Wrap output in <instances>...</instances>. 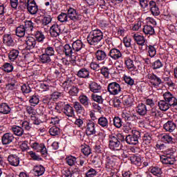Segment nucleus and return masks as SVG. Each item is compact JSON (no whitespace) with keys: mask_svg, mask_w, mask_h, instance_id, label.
Here are the masks:
<instances>
[{"mask_svg":"<svg viewBox=\"0 0 177 177\" xmlns=\"http://www.w3.org/2000/svg\"><path fill=\"white\" fill-rule=\"evenodd\" d=\"M86 39L88 44L96 46L103 39V32L99 29L91 30Z\"/></svg>","mask_w":177,"mask_h":177,"instance_id":"obj_1","label":"nucleus"},{"mask_svg":"<svg viewBox=\"0 0 177 177\" xmlns=\"http://www.w3.org/2000/svg\"><path fill=\"white\" fill-rule=\"evenodd\" d=\"M124 140L125 138L121 133L110 136L109 149H111V150H120L121 142H124Z\"/></svg>","mask_w":177,"mask_h":177,"instance_id":"obj_2","label":"nucleus"},{"mask_svg":"<svg viewBox=\"0 0 177 177\" xmlns=\"http://www.w3.org/2000/svg\"><path fill=\"white\" fill-rule=\"evenodd\" d=\"M133 135H128L125 138V140L128 145H132L135 146L139 143V139H140V133L139 131H132Z\"/></svg>","mask_w":177,"mask_h":177,"instance_id":"obj_3","label":"nucleus"},{"mask_svg":"<svg viewBox=\"0 0 177 177\" xmlns=\"http://www.w3.org/2000/svg\"><path fill=\"white\" fill-rule=\"evenodd\" d=\"M163 98L170 107H177V98L171 92L167 91L163 93Z\"/></svg>","mask_w":177,"mask_h":177,"instance_id":"obj_4","label":"nucleus"},{"mask_svg":"<svg viewBox=\"0 0 177 177\" xmlns=\"http://www.w3.org/2000/svg\"><path fill=\"white\" fill-rule=\"evenodd\" d=\"M67 16L71 19V20H73V21H80L82 19H84V17L82 15L77 12V10L73 8H70L68 10Z\"/></svg>","mask_w":177,"mask_h":177,"instance_id":"obj_5","label":"nucleus"},{"mask_svg":"<svg viewBox=\"0 0 177 177\" xmlns=\"http://www.w3.org/2000/svg\"><path fill=\"white\" fill-rule=\"evenodd\" d=\"M147 78L149 80V82L155 88H158L160 85H161L162 81L161 80V78L160 77L157 76L154 73H149L147 75Z\"/></svg>","mask_w":177,"mask_h":177,"instance_id":"obj_6","label":"nucleus"},{"mask_svg":"<svg viewBox=\"0 0 177 177\" xmlns=\"http://www.w3.org/2000/svg\"><path fill=\"white\" fill-rule=\"evenodd\" d=\"M26 8L30 15L38 13V6L35 3V0H28Z\"/></svg>","mask_w":177,"mask_h":177,"instance_id":"obj_7","label":"nucleus"},{"mask_svg":"<svg viewBox=\"0 0 177 177\" xmlns=\"http://www.w3.org/2000/svg\"><path fill=\"white\" fill-rule=\"evenodd\" d=\"M133 37L138 45H140L141 47V49L142 50H145V49H147V44H146V39H145V37L136 33L133 35Z\"/></svg>","mask_w":177,"mask_h":177,"instance_id":"obj_8","label":"nucleus"},{"mask_svg":"<svg viewBox=\"0 0 177 177\" xmlns=\"http://www.w3.org/2000/svg\"><path fill=\"white\" fill-rule=\"evenodd\" d=\"M160 161L165 165H174L176 159L174 155H162L160 156Z\"/></svg>","mask_w":177,"mask_h":177,"instance_id":"obj_9","label":"nucleus"},{"mask_svg":"<svg viewBox=\"0 0 177 177\" xmlns=\"http://www.w3.org/2000/svg\"><path fill=\"white\" fill-rule=\"evenodd\" d=\"M108 91L111 95H118L121 92V86L117 82H112L108 85Z\"/></svg>","mask_w":177,"mask_h":177,"instance_id":"obj_10","label":"nucleus"},{"mask_svg":"<svg viewBox=\"0 0 177 177\" xmlns=\"http://www.w3.org/2000/svg\"><path fill=\"white\" fill-rule=\"evenodd\" d=\"M50 34L51 37H59L60 34H63V30H62V26L57 24H53L50 28Z\"/></svg>","mask_w":177,"mask_h":177,"instance_id":"obj_11","label":"nucleus"},{"mask_svg":"<svg viewBox=\"0 0 177 177\" xmlns=\"http://www.w3.org/2000/svg\"><path fill=\"white\" fill-rule=\"evenodd\" d=\"M15 140V136L11 133H6L1 137V143L3 146L10 145Z\"/></svg>","mask_w":177,"mask_h":177,"instance_id":"obj_12","label":"nucleus"},{"mask_svg":"<svg viewBox=\"0 0 177 177\" xmlns=\"http://www.w3.org/2000/svg\"><path fill=\"white\" fill-rule=\"evenodd\" d=\"M26 50H31L32 49H35V48H38L37 46V40L34 39L32 37H29L27 38L26 41Z\"/></svg>","mask_w":177,"mask_h":177,"instance_id":"obj_13","label":"nucleus"},{"mask_svg":"<svg viewBox=\"0 0 177 177\" xmlns=\"http://www.w3.org/2000/svg\"><path fill=\"white\" fill-rule=\"evenodd\" d=\"M86 133L88 136H91V135H95L96 133L95 122H93V121L88 120L87 122Z\"/></svg>","mask_w":177,"mask_h":177,"instance_id":"obj_14","label":"nucleus"},{"mask_svg":"<svg viewBox=\"0 0 177 177\" xmlns=\"http://www.w3.org/2000/svg\"><path fill=\"white\" fill-rule=\"evenodd\" d=\"M108 56H110L113 60H118V59L122 57V53L117 48H112L108 53Z\"/></svg>","mask_w":177,"mask_h":177,"instance_id":"obj_15","label":"nucleus"},{"mask_svg":"<svg viewBox=\"0 0 177 177\" xmlns=\"http://www.w3.org/2000/svg\"><path fill=\"white\" fill-rule=\"evenodd\" d=\"M8 161L10 165H12V167H19V164H20V158L17 155L12 154L8 156Z\"/></svg>","mask_w":177,"mask_h":177,"instance_id":"obj_16","label":"nucleus"},{"mask_svg":"<svg viewBox=\"0 0 177 177\" xmlns=\"http://www.w3.org/2000/svg\"><path fill=\"white\" fill-rule=\"evenodd\" d=\"M72 48L74 52H81L83 48H85V44L82 43V41L77 39L72 44Z\"/></svg>","mask_w":177,"mask_h":177,"instance_id":"obj_17","label":"nucleus"},{"mask_svg":"<svg viewBox=\"0 0 177 177\" xmlns=\"http://www.w3.org/2000/svg\"><path fill=\"white\" fill-rule=\"evenodd\" d=\"M163 128L166 132L171 133L176 129V124L171 120H169L163 125Z\"/></svg>","mask_w":177,"mask_h":177,"instance_id":"obj_18","label":"nucleus"},{"mask_svg":"<svg viewBox=\"0 0 177 177\" xmlns=\"http://www.w3.org/2000/svg\"><path fill=\"white\" fill-rule=\"evenodd\" d=\"M95 57L98 62H103L107 59V52L104 50H97L95 53Z\"/></svg>","mask_w":177,"mask_h":177,"instance_id":"obj_19","label":"nucleus"},{"mask_svg":"<svg viewBox=\"0 0 177 177\" xmlns=\"http://www.w3.org/2000/svg\"><path fill=\"white\" fill-rule=\"evenodd\" d=\"M63 113L67 117H74V108H73L70 104H66L64 106Z\"/></svg>","mask_w":177,"mask_h":177,"instance_id":"obj_20","label":"nucleus"},{"mask_svg":"<svg viewBox=\"0 0 177 177\" xmlns=\"http://www.w3.org/2000/svg\"><path fill=\"white\" fill-rule=\"evenodd\" d=\"M77 75L79 78H84V79L89 78L90 77L89 70H88L86 68H82L77 71Z\"/></svg>","mask_w":177,"mask_h":177,"instance_id":"obj_21","label":"nucleus"},{"mask_svg":"<svg viewBox=\"0 0 177 177\" xmlns=\"http://www.w3.org/2000/svg\"><path fill=\"white\" fill-rule=\"evenodd\" d=\"M42 102L44 104L48 105V109H53V106H55V102H53V100H52V97L50 95L44 96Z\"/></svg>","mask_w":177,"mask_h":177,"instance_id":"obj_22","label":"nucleus"},{"mask_svg":"<svg viewBox=\"0 0 177 177\" xmlns=\"http://www.w3.org/2000/svg\"><path fill=\"white\" fill-rule=\"evenodd\" d=\"M79 101L85 109H88V107H91V104L89 102V98H88L86 95H80Z\"/></svg>","mask_w":177,"mask_h":177,"instance_id":"obj_23","label":"nucleus"},{"mask_svg":"<svg viewBox=\"0 0 177 177\" xmlns=\"http://www.w3.org/2000/svg\"><path fill=\"white\" fill-rule=\"evenodd\" d=\"M63 52L65 53V55L70 57L73 56V53H75L74 48L73 46H70V44H65L63 47Z\"/></svg>","mask_w":177,"mask_h":177,"instance_id":"obj_24","label":"nucleus"},{"mask_svg":"<svg viewBox=\"0 0 177 177\" xmlns=\"http://www.w3.org/2000/svg\"><path fill=\"white\" fill-rule=\"evenodd\" d=\"M89 88L91 92H93V93H99L102 89V86H100V84H97L96 82H91L89 84Z\"/></svg>","mask_w":177,"mask_h":177,"instance_id":"obj_25","label":"nucleus"},{"mask_svg":"<svg viewBox=\"0 0 177 177\" xmlns=\"http://www.w3.org/2000/svg\"><path fill=\"white\" fill-rule=\"evenodd\" d=\"M33 172L35 176H41L45 174V167L42 165H36L34 167Z\"/></svg>","mask_w":177,"mask_h":177,"instance_id":"obj_26","label":"nucleus"},{"mask_svg":"<svg viewBox=\"0 0 177 177\" xmlns=\"http://www.w3.org/2000/svg\"><path fill=\"white\" fill-rule=\"evenodd\" d=\"M136 111L139 115H146L147 114V108L146 107V104L143 103H140L137 106Z\"/></svg>","mask_w":177,"mask_h":177,"instance_id":"obj_27","label":"nucleus"},{"mask_svg":"<svg viewBox=\"0 0 177 177\" xmlns=\"http://www.w3.org/2000/svg\"><path fill=\"white\" fill-rule=\"evenodd\" d=\"M115 166L114 159L111 156H106L105 167L107 169H113Z\"/></svg>","mask_w":177,"mask_h":177,"instance_id":"obj_28","label":"nucleus"},{"mask_svg":"<svg viewBox=\"0 0 177 177\" xmlns=\"http://www.w3.org/2000/svg\"><path fill=\"white\" fill-rule=\"evenodd\" d=\"M97 124L102 128H104V129H106V128H109V120H107V118L104 116L100 117L98 119Z\"/></svg>","mask_w":177,"mask_h":177,"instance_id":"obj_29","label":"nucleus"},{"mask_svg":"<svg viewBox=\"0 0 177 177\" xmlns=\"http://www.w3.org/2000/svg\"><path fill=\"white\" fill-rule=\"evenodd\" d=\"M129 159L130 160L131 164H134V165H140V164H142V158L140 156L131 155L129 156Z\"/></svg>","mask_w":177,"mask_h":177,"instance_id":"obj_30","label":"nucleus"},{"mask_svg":"<svg viewBox=\"0 0 177 177\" xmlns=\"http://www.w3.org/2000/svg\"><path fill=\"white\" fill-rule=\"evenodd\" d=\"M142 31L145 35H154L156 31L154 30V28L149 25L144 26Z\"/></svg>","mask_w":177,"mask_h":177,"instance_id":"obj_31","label":"nucleus"},{"mask_svg":"<svg viewBox=\"0 0 177 177\" xmlns=\"http://www.w3.org/2000/svg\"><path fill=\"white\" fill-rule=\"evenodd\" d=\"M3 41V44L7 45V46H13L15 45V41L10 35H5Z\"/></svg>","mask_w":177,"mask_h":177,"instance_id":"obj_32","label":"nucleus"},{"mask_svg":"<svg viewBox=\"0 0 177 177\" xmlns=\"http://www.w3.org/2000/svg\"><path fill=\"white\" fill-rule=\"evenodd\" d=\"M12 131L16 136H23L24 135V129L19 126H13Z\"/></svg>","mask_w":177,"mask_h":177,"instance_id":"obj_33","label":"nucleus"},{"mask_svg":"<svg viewBox=\"0 0 177 177\" xmlns=\"http://www.w3.org/2000/svg\"><path fill=\"white\" fill-rule=\"evenodd\" d=\"M73 107L76 113H77L78 114H82V113L85 112V109L84 108L82 104H81V103H80L79 102H74Z\"/></svg>","mask_w":177,"mask_h":177,"instance_id":"obj_34","label":"nucleus"},{"mask_svg":"<svg viewBox=\"0 0 177 177\" xmlns=\"http://www.w3.org/2000/svg\"><path fill=\"white\" fill-rule=\"evenodd\" d=\"M0 113L1 114H9L10 113V106L6 103L0 104Z\"/></svg>","mask_w":177,"mask_h":177,"instance_id":"obj_35","label":"nucleus"},{"mask_svg":"<svg viewBox=\"0 0 177 177\" xmlns=\"http://www.w3.org/2000/svg\"><path fill=\"white\" fill-rule=\"evenodd\" d=\"M26 31L27 30L24 28V25H21L18 26L16 29V35L17 37H19V38H21L26 35Z\"/></svg>","mask_w":177,"mask_h":177,"instance_id":"obj_36","label":"nucleus"},{"mask_svg":"<svg viewBox=\"0 0 177 177\" xmlns=\"http://www.w3.org/2000/svg\"><path fill=\"white\" fill-rule=\"evenodd\" d=\"M158 106L162 111H167L171 107L167 100H160L158 102Z\"/></svg>","mask_w":177,"mask_h":177,"instance_id":"obj_37","label":"nucleus"},{"mask_svg":"<svg viewBox=\"0 0 177 177\" xmlns=\"http://www.w3.org/2000/svg\"><path fill=\"white\" fill-rule=\"evenodd\" d=\"M39 62L43 64L50 63L52 62V59H50V56L48 55L46 53H43L39 56Z\"/></svg>","mask_w":177,"mask_h":177,"instance_id":"obj_38","label":"nucleus"},{"mask_svg":"<svg viewBox=\"0 0 177 177\" xmlns=\"http://www.w3.org/2000/svg\"><path fill=\"white\" fill-rule=\"evenodd\" d=\"M125 64L128 70H129L130 71H135V70H136V66H135V64H133V61L132 59H127L125 61Z\"/></svg>","mask_w":177,"mask_h":177,"instance_id":"obj_39","label":"nucleus"},{"mask_svg":"<svg viewBox=\"0 0 177 177\" xmlns=\"http://www.w3.org/2000/svg\"><path fill=\"white\" fill-rule=\"evenodd\" d=\"M19 50H12L8 55L10 60H11V62H15V60L19 57Z\"/></svg>","mask_w":177,"mask_h":177,"instance_id":"obj_40","label":"nucleus"},{"mask_svg":"<svg viewBox=\"0 0 177 177\" xmlns=\"http://www.w3.org/2000/svg\"><path fill=\"white\" fill-rule=\"evenodd\" d=\"M122 100L124 106H132V96L124 95Z\"/></svg>","mask_w":177,"mask_h":177,"instance_id":"obj_41","label":"nucleus"},{"mask_svg":"<svg viewBox=\"0 0 177 177\" xmlns=\"http://www.w3.org/2000/svg\"><path fill=\"white\" fill-rule=\"evenodd\" d=\"M162 139L164 142H167V143L170 145H174L176 142L175 138H172L169 134H165L162 136Z\"/></svg>","mask_w":177,"mask_h":177,"instance_id":"obj_42","label":"nucleus"},{"mask_svg":"<svg viewBox=\"0 0 177 177\" xmlns=\"http://www.w3.org/2000/svg\"><path fill=\"white\" fill-rule=\"evenodd\" d=\"M35 37L38 42H43L45 39V35L41 30H37L35 32Z\"/></svg>","mask_w":177,"mask_h":177,"instance_id":"obj_43","label":"nucleus"},{"mask_svg":"<svg viewBox=\"0 0 177 177\" xmlns=\"http://www.w3.org/2000/svg\"><path fill=\"white\" fill-rule=\"evenodd\" d=\"M22 26H24L26 31H32V29L34 28V23H32L31 21H24Z\"/></svg>","mask_w":177,"mask_h":177,"instance_id":"obj_44","label":"nucleus"},{"mask_svg":"<svg viewBox=\"0 0 177 177\" xmlns=\"http://www.w3.org/2000/svg\"><path fill=\"white\" fill-rule=\"evenodd\" d=\"M151 172L153 174V175H154V176L157 177H161L162 175V170L161 168L157 167H153L151 169Z\"/></svg>","mask_w":177,"mask_h":177,"instance_id":"obj_45","label":"nucleus"},{"mask_svg":"<svg viewBox=\"0 0 177 177\" xmlns=\"http://www.w3.org/2000/svg\"><path fill=\"white\" fill-rule=\"evenodd\" d=\"M162 66H164V64H162L161 60L157 59L151 64V67L153 70H158V68H161Z\"/></svg>","mask_w":177,"mask_h":177,"instance_id":"obj_46","label":"nucleus"},{"mask_svg":"<svg viewBox=\"0 0 177 177\" xmlns=\"http://www.w3.org/2000/svg\"><path fill=\"white\" fill-rule=\"evenodd\" d=\"M142 140H143V143H145V145H150V143H151V134L149 133H146L144 136L142 137Z\"/></svg>","mask_w":177,"mask_h":177,"instance_id":"obj_47","label":"nucleus"},{"mask_svg":"<svg viewBox=\"0 0 177 177\" xmlns=\"http://www.w3.org/2000/svg\"><path fill=\"white\" fill-rule=\"evenodd\" d=\"M49 133L51 136H56L60 133V129L56 126H53L50 129Z\"/></svg>","mask_w":177,"mask_h":177,"instance_id":"obj_48","label":"nucleus"},{"mask_svg":"<svg viewBox=\"0 0 177 177\" xmlns=\"http://www.w3.org/2000/svg\"><path fill=\"white\" fill-rule=\"evenodd\" d=\"M31 106H37L39 103V97L38 95H32L29 100Z\"/></svg>","mask_w":177,"mask_h":177,"instance_id":"obj_49","label":"nucleus"},{"mask_svg":"<svg viewBox=\"0 0 177 177\" xmlns=\"http://www.w3.org/2000/svg\"><path fill=\"white\" fill-rule=\"evenodd\" d=\"M81 151L85 157H88V156L92 153V149H91V147L86 145L81 149Z\"/></svg>","mask_w":177,"mask_h":177,"instance_id":"obj_50","label":"nucleus"},{"mask_svg":"<svg viewBox=\"0 0 177 177\" xmlns=\"http://www.w3.org/2000/svg\"><path fill=\"white\" fill-rule=\"evenodd\" d=\"M148 53L150 57H154L156 56L157 51L156 50L154 46L149 45L148 46Z\"/></svg>","mask_w":177,"mask_h":177,"instance_id":"obj_51","label":"nucleus"},{"mask_svg":"<svg viewBox=\"0 0 177 177\" xmlns=\"http://www.w3.org/2000/svg\"><path fill=\"white\" fill-rule=\"evenodd\" d=\"M113 125L116 128H120L122 127V120L121 118H120V117H115L113 118Z\"/></svg>","mask_w":177,"mask_h":177,"instance_id":"obj_52","label":"nucleus"},{"mask_svg":"<svg viewBox=\"0 0 177 177\" xmlns=\"http://www.w3.org/2000/svg\"><path fill=\"white\" fill-rule=\"evenodd\" d=\"M46 55L48 56H55V48L52 46H48L44 49Z\"/></svg>","mask_w":177,"mask_h":177,"instance_id":"obj_53","label":"nucleus"},{"mask_svg":"<svg viewBox=\"0 0 177 177\" xmlns=\"http://www.w3.org/2000/svg\"><path fill=\"white\" fill-rule=\"evenodd\" d=\"M2 70H4L6 73H12L13 71V65L6 63L2 66Z\"/></svg>","mask_w":177,"mask_h":177,"instance_id":"obj_54","label":"nucleus"},{"mask_svg":"<svg viewBox=\"0 0 177 177\" xmlns=\"http://www.w3.org/2000/svg\"><path fill=\"white\" fill-rule=\"evenodd\" d=\"M68 19V17L66 13L62 12L58 17L57 19L61 23H66L67 21V19Z\"/></svg>","mask_w":177,"mask_h":177,"instance_id":"obj_55","label":"nucleus"},{"mask_svg":"<svg viewBox=\"0 0 177 177\" xmlns=\"http://www.w3.org/2000/svg\"><path fill=\"white\" fill-rule=\"evenodd\" d=\"M80 92V88L76 86H72L71 88L69 90L68 93L71 96H77L78 93Z\"/></svg>","mask_w":177,"mask_h":177,"instance_id":"obj_56","label":"nucleus"},{"mask_svg":"<svg viewBox=\"0 0 177 177\" xmlns=\"http://www.w3.org/2000/svg\"><path fill=\"white\" fill-rule=\"evenodd\" d=\"M96 175H97V171L93 168L88 170V171L86 173V177H95Z\"/></svg>","mask_w":177,"mask_h":177,"instance_id":"obj_57","label":"nucleus"},{"mask_svg":"<svg viewBox=\"0 0 177 177\" xmlns=\"http://www.w3.org/2000/svg\"><path fill=\"white\" fill-rule=\"evenodd\" d=\"M75 161H77V158L74 156H70L66 158V162L70 167H73L75 164Z\"/></svg>","mask_w":177,"mask_h":177,"instance_id":"obj_58","label":"nucleus"},{"mask_svg":"<svg viewBox=\"0 0 177 177\" xmlns=\"http://www.w3.org/2000/svg\"><path fill=\"white\" fill-rule=\"evenodd\" d=\"M62 87L64 88V91L65 92L68 91V89L71 88V82L69 80L64 82V83L62 84Z\"/></svg>","mask_w":177,"mask_h":177,"instance_id":"obj_59","label":"nucleus"},{"mask_svg":"<svg viewBox=\"0 0 177 177\" xmlns=\"http://www.w3.org/2000/svg\"><path fill=\"white\" fill-rule=\"evenodd\" d=\"M91 97L93 100H94V102H97V103H103V98L100 95L92 94Z\"/></svg>","mask_w":177,"mask_h":177,"instance_id":"obj_60","label":"nucleus"},{"mask_svg":"<svg viewBox=\"0 0 177 177\" xmlns=\"http://www.w3.org/2000/svg\"><path fill=\"white\" fill-rule=\"evenodd\" d=\"M44 144H39L38 142H34L31 145V147L37 151H39L42 149Z\"/></svg>","mask_w":177,"mask_h":177,"instance_id":"obj_61","label":"nucleus"},{"mask_svg":"<svg viewBox=\"0 0 177 177\" xmlns=\"http://www.w3.org/2000/svg\"><path fill=\"white\" fill-rule=\"evenodd\" d=\"M21 90L24 93H30L31 92V87L29 85L24 84L21 86Z\"/></svg>","mask_w":177,"mask_h":177,"instance_id":"obj_62","label":"nucleus"},{"mask_svg":"<svg viewBox=\"0 0 177 177\" xmlns=\"http://www.w3.org/2000/svg\"><path fill=\"white\" fill-rule=\"evenodd\" d=\"M52 21V17H50V15L44 17L42 19V24L43 26H48V24H49V23H50Z\"/></svg>","mask_w":177,"mask_h":177,"instance_id":"obj_63","label":"nucleus"},{"mask_svg":"<svg viewBox=\"0 0 177 177\" xmlns=\"http://www.w3.org/2000/svg\"><path fill=\"white\" fill-rule=\"evenodd\" d=\"M22 129L25 131H30L31 129V124L28 121H24L21 124Z\"/></svg>","mask_w":177,"mask_h":177,"instance_id":"obj_64","label":"nucleus"}]
</instances>
